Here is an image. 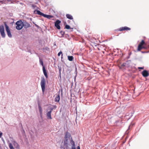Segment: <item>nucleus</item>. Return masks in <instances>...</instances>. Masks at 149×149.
I'll return each mask as SVG.
<instances>
[{
    "instance_id": "1",
    "label": "nucleus",
    "mask_w": 149,
    "mask_h": 149,
    "mask_svg": "<svg viewBox=\"0 0 149 149\" xmlns=\"http://www.w3.org/2000/svg\"><path fill=\"white\" fill-rule=\"evenodd\" d=\"M57 108V106L56 105H52L51 107H48L47 110H49L47 113V118L48 119H52V118L51 117V114L52 110L55 109Z\"/></svg>"
},
{
    "instance_id": "2",
    "label": "nucleus",
    "mask_w": 149,
    "mask_h": 149,
    "mask_svg": "<svg viewBox=\"0 0 149 149\" xmlns=\"http://www.w3.org/2000/svg\"><path fill=\"white\" fill-rule=\"evenodd\" d=\"M34 13L35 14H37L41 15L49 19H50L51 18H52L54 17V16L52 15H48L44 14L39 10H35L34 11Z\"/></svg>"
},
{
    "instance_id": "3",
    "label": "nucleus",
    "mask_w": 149,
    "mask_h": 149,
    "mask_svg": "<svg viewBox=\"0 0 149 149\" xmlns=\"http://www.w3.org/2000/svg\"><path fill=\"white\" fill-rule=\"evenodd\" d=\"M15 24L16 25V28L17 30H20L21 29L24 27L23 22L21 20H19L17 21Z\"/></svg>"
},
{
    "instance_id": "4",
    "label": "nucleus",
    "mask_w": 149,
    "mask_h": 149,
    "mask_svg": "<svg viewBox=\"0 0 149 149\" xmlns=\"http://www.w3.org/2000/svg\"><path fill=\"white\" fill-rule=\"evenodd\" d=\"M40 85L42 88V92L43 93L45 90L46 85V81L44 77H41Z\"/></svg>"
},
{
    "instance_id": "5",
    "label": "nucleus",
    "mask_w": 149,
    "mask_h": 149,
    "mask_svg": "<svg viewBox=\"0 0 149 149\" xmlns=\"http://www.w3.org/2000/svg\"><path fill=\"white\" fill-rule=\"evenodd\" d=\"M4 25L6 28V30L7 32L8 36L9 38H11L12 37V35L9 26L7 25L6 23H5Z\"/></svg>"
},
{
    "instance_id": "6",
    "label": "nucleus",
    "mask_w": 149,
    "mask_h": 149,
    "mask_svg": "<svg viewBox=\"0 0 149 149\" xmlns=\"http://www.w3.org/2000/svg\"><path fill=\"white\" fill-rule=\"evenodd\" d=\"M61 23V21L59 20H57L54 22L55 26L58 29H61V26L60 24Z\"/></svg>"
},
{
    "instance_id": "7",
    "label": "nucleus",
    "mask_w": 149,
    "mask_h": 149,
    "mask_svg": "<svg viewBox=\"0 0 149 149\" xmlns=\"http://www.w3.org/2000/svg\"><path fill=\"white\" fill-rule=\"evenodd\" d=\"M142 74L143 77H146L149 76V73L147 70H145L142 72Z\"/></svg>"
},
{
    "instance_id": "8",
    "label": "nucleus",
    "mask_w": 149,
    "mask_h": 149,
    "mask_svg": "<svg viewBox=\"0 0 149 149\" xmlns=\"http://www.w3.org/2000/svg\"><path fill=\"white\" fill-rule=\"evenodd\" d=\"M130 30L131 29L130 28L125 26L120 28L119 29V31H122L125 30Z\"/></svg>"
},
{
    "instance_id": "9",
    "label": "nucleus",
    "mask_w": 149,
    "mask_h": 149,
    "mask_svg": "<svg viewBox=\"0 0 149 149\" xmlns=\"http://www.w3.org/2000/svg\"><path fill=\"white\" fill-rule=\"evenodd\" d=\"M71 134L70 133L68 132H66L65 133V136L64 138L65 139H69L71 137Z\"/></svg>"
},
{
    "instance_id": "10",
    "label": "nucleus",
    "mask_w": 149,
    "mask_h": 149,
    "mask_svg": "<svg viewBox=\"0 0 149 149\" xmlns=\"http://www.w3.org/2000/svg\"><path fill=\"white\" fill-rule=\"evenodd\" d=\"M56 95V96L54 99V101L55 102H58L60 100V91H59L58 94Z\"/></svg>"
},
{
    "instance_id": "11",
    "label": "nucleus",
    "mask_w": 149,
    "mask_h": 149,
    "mask_svg": "<svg viewBox=\"0 0 149 149\" xmlns=\"http://www.w3.org/2000/svg\"><path fill=\"white\" fill-rule=\"evenodd\" d=\"M12 144H13L15 147L17 148H19V145L18 143L15 141L14 140H13L12 141Z\"/></svg>"
},
{
    "instance_id": "12",
    "label": "nucleus",
    "mask_w": 149,
    "mask_h": 149,
    "mask_svg": "<svg viewBox=\"0 0 149 149\" xmlns=\"http://www.w3.org/2000/svg\"><path fill=\"white\" fill-rule=\"evenodd\" d=\"M42 70L44 75L46 78H48V76L47 74V71L45 68V66H43L42 68Z\"/></svg>"
},
{
    "instance_id": "13",
    "label": "nucleus",
    "mask_w": 149,
    "mask_h": 149,
    "mask_svg": "<svg viewBox=\"0 0 149 149\" xmlns=\"http://www.w3.org/2000/svg\"><path fill=\"white\" fill-rule=\"evenodd\" d=\"M70 143L72 145V148L71 149H76L75 147V143L74 141L73 140L72 138H71V140L70 141Z\"/></svg>"
},
{
    "instance_id": "14",
    "label": "nucleus",
    "mask_w": 149,
    "mask_h": 149,
    "mask_svg": "<svg viewBox=\"0 0 149 149\" xmlns=\"http://www.w3.org/2000/svg\"><path fill=\"white\" fill-rule=\"evenodd\" d=\"M68 139H65L64 140V146L66 148H67L68 147Z\"/></svg>"
},
{
    "instance_id": "15",
    "label": "nucleus",
    "mask_w": 149,
    "mask_h": 149,
    "mask_svg": "<svg viewBox=\"0 0 149 149\" xmlns=\"http://www.w3.org/2000/svg\"><path fill=\"white\" fill-rule=\"evenodd\" d=\"M23 24L24 25V28L27 29L30 26V24L26 22H23Z\"/></svg>"
},
{
    "instance_id": "16",
    "label": "nucleus",
    "mask_w": 149,
    "mask_h": 149,
    "mask_svg": "<svg viewBox=\"0 0 149 149\" xmlns=\"http://www.w3.org/2000/svg\"><path fill=\"white\" fill-rule=\"evenodd\" d=\"M38 107L40 114L41 116L42 113V109L41 106L39 103L38 104Z\"/></svg>"
},
{
    "instance_id": "17",
    "label": "nucleus",
    "mask_w": 149,
    "mask_h": 149,
    "mask_svg": "<svg viewBox=\"0 0 149 149\" xmlns=\"http://www.w3.org/2000/svg\"><path fill=\"white\" fill-rule=\"evenodd\" d=\"M115 123L116 125L118 126H120L121 124L123 123L122 122V121L120 120H118L115 122Z\"/></svg>"
},
{
    "instance_id": "18",
    "label": "nucleus",
    "mask_w": 149,
    "mask_h": 149,
    "mask_svg": "<svg viewBox=\"0 0 149 149\" xmlns=\"http://www.w3.org/2000/svg\"><path fill=\"white\" fill-rule=\"evenodd\" d=\"M66 17L67 18L71 20L73 19L72 16L69 14H67L66 15Z\"/></svg>"
},
{
    "instance_id": "19",
    "label": "nucleus",
    "mask_w": 149,
    "mask_h": 149,
    "mask_svg": "<svg viewBox=\"0 0 149 149\" xmlns=\"http://www.w3.org/2000/svg\"><path fill=\"white\" fill-rule=\"evenodd\" d=\"M31 7L33 9H35V10H37V9H39V8L37 7L36 5L34 4H32L31 5Z\"/></svg>"
},
{
    "instance_id": "20",
    "label": "nucleus",
    "mask_w": 149,
    "mask_h": 149,
    "mask_svg": "<svg viewBox=\"0 0 149 149\" xmlns=\"http://www.w3.org/2000/svg\"><path fill=\"white\" fill-rule=\"evenodd\" d=\"M39 57V63L40 64V65H42V67L43 66H44L43 65V62L42 61V58H41L40 57L38 56Z\"/></svg>"
},
{
    "instance_id": "21",
    "label": "nucleus",
    "mask_w": 149,
    "mask_h": 149,
    "mask_svg": "<svg viewBox=\"0 0 149 149\" xmlns=\"http://www.w3.org/2000/svg\"><path fill=\"white\" fill-rule=\"evenodd\" d=\"M4 31V29L3 25H2L0 26V32Z\"/></svg>"
},
{
    "instance_id": "22",
    "label": "nucleus",
    "mask_w": 149,
    "mask_h": 149,
    "mask_svg": "<svg viewBox=\"0 0 149 149\" xmlns=\"http://www.w3.org/2000/svg\"><path fill=\"white\" fill-rule=\"evenodd\" d=\"M144 47L142 46L139 45L138 46L137 50L138 51H140Z\"/></svg>"
},
{
    "instance_id": "23",
    "label": "nucleus",
    "mask_w": 149,
    "mask_h": 149,
    "mask_svg": "<svg viewBox=\"0 0 149 149\" xmlns=\"http://www.w3.org/2000/svg\"><path fill=\"white\" fill-rule=\"evenodd\" d=\"M73 59V57L72 56H68V59L70 61H72Z\"/></svg>"
},
{
    "instance_id": "24",
    "label": "nucleus",
    "mask_w": 149,
    "mask_h": 149,
    "mask_svg": "<svg viewBox=\"0 0 149 149\" xmlns=\"http://www.w3.org/2000/svg\"><path fill=\"white\" fill-rule=\"evenodd\" d=\"M9 146L10 149H15L11 143H9Z\"/></svg>"
},
{
    "instance_id": "25",
    "label": "nucleus",
    "mask_w": 149,
    "mask_h": 149,
    "mask_svg": "<svg viewBox=\"0 0 149 149\" xmlns=\"http://www.w3.org/2000/svg\"><path fill=\"white\" fill-rule=\"evenodd\" d=\"M9 146L10 149H15L11 143H9Z\"/></svg>"
},
{
    "instance_id": "26",
    "label": "nucleus",
    "mask_w": 149,
    "mask_h": 149,
    "mask_svg": "<svg viewBox=\"0 0 149 149\" xmlns=\"http://www.w3.org/2000/svg\"><path fill=\"white\" fill-rule=\"evenodd\" d=\"M0 33L2 38H4L5 37L6 34H5L4 31L1 32Z\"/></svg>"
},
{
    "instance_id": "27",
    "label": "nucleus",
    "mask_w": 149,
    "mask_h": 149,
    "mask_svg": "<svg viewBox=\"0 0 149 149\" xmlns=\"http://www.w3.org/2000/svg\"><path fill=\"white\" fill-rule=\"evenodd\" d=\"M65 28L67 29H71L70 26L68 24H66L65 26ZM73 28H71V29H73Z\"/></svg>"
},
{
    "instance_id": "28",
    "label": "nucleus",
    "mask_w": 149,
    "mask_h": 149,
    "mask_svg": "<svg viewBox=\"0 0 149 149\" xmlns=\"http://www.w3.org/2000/svg\"><path fill=\"white\" fill-rule=\"evenodd\" d=\"M42 49L43 50V52H45V50L49 51V48L47 47H46L45 48H43Z\"/></svg>"
},
{
    "instance_id": "29",
    "label": "nucleus",
    "mask_w": 149,
    "mask_h": 149,
    "mask_svg": "<svg viewBox=\"0 0 149 149\" xmlns=\"http://www.w3.org/2000/svg\"><path fill=\"white\" fill-rule=\"evenodd\" d=\"M145 43V41L143 40H142L139 45L143 46L144 44Z\"/></svg>"
},
{
    "instance_id": "30",
    "label": "nucleus",
    "mask_w": 149,
    "mask_h": 149,
    "mask_svg": "<svg viewBox=\"0 0 149 149\" xmlns=\"http://www.w3.org/2000/svg\"><path fill=\"white\" fill-rule=\"evenodd\" d=\"M126 64V63H124L122 64L121 65V67H119V68H121V67L125 66V65Z\"/></svg>"
},
{
    "instance_id": "31",
    "label": "nucleus",
    "mask_w": 149,
    "mask_h": 149,
    "mask_svg": "<svg viewBox=\"0 0 149 149\" xmlns=\"http://www.w3.org/2000/svg\"><path fill=\"white\" fill-rule=\"evenodd\" d=\"M60 33L61 34V35H64L65 33V32L63 31H60Z\"/></svg>"
},
{
    "instance_id": "32",
    "label": "nucleus",
    "mask_w": 149,
    "mask_h": 149,
    "mask_svg": "<svg viewBox=\"0 0 149 149\" xmlns=\"http://www.w3.org/2000/svg\"><path fill=\"white\" fill-rule=\"evenodd\" d=\"M33 23L34 24L35 26L38 29H39L40 28V27L37 24H36L34 22H33Z\"/></svg>"
},
{
    "instance_id": "33",
    "label": "nucleus",
    "mask_w": 149,
    "mask_h": 149,
    "mask_svg": "<svg viewBox=\"0 0 149 149\" xmlns=\"http://www.w3.org/2000/svg\"><path fill=\"white\" fill-rule=\"evenodd\" d=\"M65 38H68L69 37V36L68 35L66 34L65 35Z\"/></svg>"
},
{
    "instance_id": "34",
    "label": "nucleus",
    "mask_w": 149,
    "mask_h": 149,
    "mask_svg": "<svg viewBox=\"0 0 149 149\" xmlns=\"http://www.w3.org/2000/svg\"><path fill=\"white\" fill-rule=\"evenodd\" d=\"M61 54H62V52L61 51H60L58 54V56H59Z\"/></svg>"
},
{
    "instance_id": "35",
    "label": "nucleus",
    "mask_w": 149,
    "mask_h": 149,
    "mask_svg": "<svg viewBox=\"0 0 149 149\" xmlns=\"http://www.w3.org/2000/svg\"><path fill=\"white\" fill-rule=\"evenodd\" d=\"M21 127H22V131H23V132H22V134H23V132L24 133H25V131H24V130L23 129V128L22 126V125H21Z\"/></svg>"
},
{
    "instance_id": "36",
    "label": "nucleus",
    "mask_w": 149,
    "mask_h": 149,
    "mask_svg": "<svg viewBox=\"0 0 149 149\" xmlns=\"http://www.w3.org/2000/svg\"><path fill=\"white\" fill-rule=\"evenodd\" d=\"M5 1L4 0L3 1H0V2L1 3H5Z\"/></svg>"
},
{
    "instance_id": "37",
    "label": "nucleus",
    "mask_w": 149,
    "mask_h": 149,
    "mask_svg": "<svg viewBox=\"0 0 149 149\" xmlns=\"http://www.w3.org/2000/svg\"><path fill=\"white\" fill-rule=\"evenodd\" d=\"M138 69H144V67H139L138 68Z\"/></svg>"
},
{
    "instance_id": "38",
    "label": "nucleus",
    "mask_w": 149,
    "mask_h": 149,
    "mask_svg": "<svg viewBox=\"0 0 149 149\" xmlns=\"http://www.w3.org/2000/svg\"><path fill=\"white\" fill-rule=\"evenodd\" d=\"M2 135L3 133L1 131H0V138H1Z\"/></svg>"
},
{
    "instance_id": "39",
    "label": "nucleus",
    "mask_w": 149,
    "mask_h": 149,
    "mask_svg": "<svg viewBox=\"0 0 149 149\" xmlns=\"http://www.w3.org/2000/svg\"><path fill=\"white\" fill-rule=\"evenodd\" d=\"M59 71H60V72H59L60 76H59V77H60V78H61V71H60V70H59Z\"/></svg>"
},
{
    "instance_id": "40",
    "label": "nucleus",
    "mask_w": 149,
    "mask_h": 149,
    "mask_svg": "<svg viewBox=\"0 0 149 149\" xmlns=\"http://www.w3.org/2000/svg\"><path fill=\"white\" fill-rule=\"evenodd\" d=\"M77 149H80V146H78L77 148Z\"/></svg>"
},
{
    "instance_id": "41",
    "label": "nucleus",
    "mask_w": 149,
    "mask_h": 149,
    "mask_svg": "<svg viewBox=\"0 0 149 149\" xmlns=\"http://www.w3.org/2000/svg\"><path fill=\"white\" fill-rule=\"evenodd\" d=\"M63 58V54H62V55H61V61H62V59Z\"/></svg>"
},
{
    "instance_id": "42",
    "label": "nucleus",
    "mask_w": 149,
    "mask_h": 149,
    "mask_svg": "<svg viewBox=\"0 0 149 149\" xmlns=\"http://www.w3.org/2000/svg\"><path fill=\"white\" fill-rule=\"evenodd\" d=\"M64 35H61V36L60 37L61 38H63L64 37Z\"/></svg>"
},
{
    "instance_id": "43",
    "label": "nucleus",
    "mask_w": 149,
    "mask_h": 149,
    "mask_svg": "<svg viewBox=\"0 0 149 149\" xmlns=\"http://www.w3.org/2000/svg\"><path fill=\"white\" fill-rule=\"evenodd\" d=\"M61 95H63V93H62V90H61Z\"/></svg>"
},
{
    "instance_id": "44",
    "label": "nucleus",
    "mask_w": 149,
    "mask_h": 149,
    "mask_svg": "<svg viewBox=\"0 0 149 149\" xmlns=\"http://www.w3.org/2000/svg\"><path fill=\"white\" fill-rule=\"evenodd\" d=\"M2 140L3 141H4V140L3 138H2Z\"/></svg>"
},
{
    "instance_id": "45",
    "label": "nucleus",
    "mask_w": 149,
    "mask_h": 149,
    "mask_svg": "<svg viewBox=\"0 0 149 149\" xmlns=\"http://www.w3.org/2000/svg\"><path fill=\"white\" fill-rule=\"evenodd\" d=\"M142 52V53H145V52Z\"/></svg>"
},
{
    "instance_id": "46",
    "label": "nucleus",
    "mask_w": 149,
    "mask_h": 149,
    "mask_svg": "<svg viewBox=\"0 0 149 149\" xmlns=\"http://www.w3.org/2000/svg\"><path fill=\"white\" fill-rule=\"evenodd\" d=\"M28 52H29L31 53V54H32V53H31V52L30 51H29Z\"/></svg>"
},
{
    "instance_id": "47",
    "label": "nucleus",
    "mask_w": 149,
    "mask_h": 149,
    "mask_svg": "<svg viewBox=\"0 0 149 149\" xmlns=\"http://www.w3.org/2000/svg\"><path fill=\"white\" fill-rule=\"evenodd\" d=\"M128 115L127 114V113L126 114V116H127Z\"/></svg>"
},
{
    "instance_id": "48",
    "label": "nucleus",
    "mask_w": 149,
    "mask_h": 149,
    "mask_svg": "<svg viewBox=\"0 0 149 149\" xmlns=\"http://www.w3.org/2000/svg\"><path fill=\"white\" fill-rule=\"evenodd\" d=\"M132 137H131V138L130 139V140L132 138Z\"/></svg>"
}]
</instances>
